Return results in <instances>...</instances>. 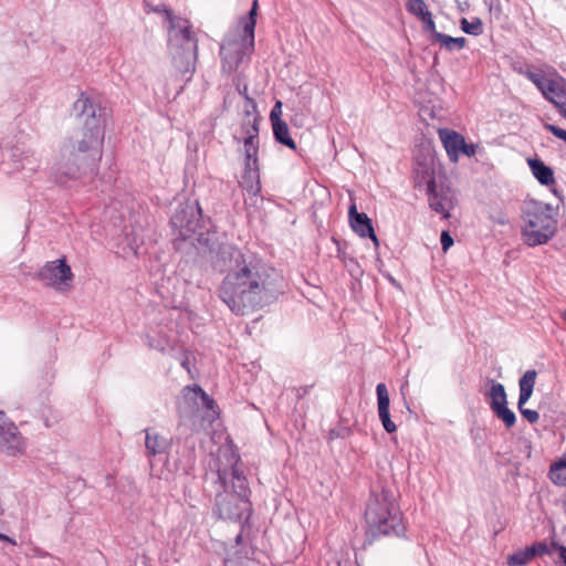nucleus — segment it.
<instances>
[{"instance_id": "1", "label": "nucleus", "mask_w": 566, "mask_h": 566, "mask_svg": "<svg viewBox=\"0 0 566 566\" xmlns=\"http://www.w3.org/2000/svg\"><path fill=\"white\" fill-rule=\"evenodd\" d=\"M73 112L81 127L61 140L51 165L52 176L61 184L76 179L83 167L102 158L104 120L101 107L82 93L73 104Z\"/></svg>"}, {"instance_id": "2", "label": "nucleus", "mask_w": 566, "mask_h": 566, "mask_svg": "<svg viewBox=\"0 0 566 566\" xmlns=\"http://www.w3.org/2000/svg\"><path fill=\"white\" fill-rule=\"evenodd\" d=\"M218 292L233 313L244 315L271 302L279 291L256 258L232 250Z\"/></svg>"}, {"instance_id": "3", "label": "nucleus", "mask_w": 566, "mask_h": 566, "mask_svg": "<svg viewBox=\"0 0 566 566\" xmlns=\"http://www.w3.org/2000/svg\"><path fill=\"white\" fill-rule=\"evenodd\" d=\"M227 465L217 469L218 479L226 492L217 495L216 513L223 520L239 521L248 517L250 512L249 488L247 479L238 468L234 455L229 460V452L224 454Z\"/></svg>"}, {"instance_id": "4", "label": "nucleus", "mask_w": 566, "mask_h": 566, "mask_svg": "<svg viewBox=\"0 0 566 566\" xmlns=\"http://www.w3.org/2000/svg\"><path fill=\"white\" fill-rule=\"evenodd\" d=\"M166 20L169 22L168 46L176 70L191 78L195 72L198 42L191 30L189 20L176 17L168 8H164Z\"/></svg>"}, {"instance_id": "5", "label": "nucleus", "mask_w": 566, "mask_h": 566, "mask_svg": "<svg viewBox=\"0 0 566 566\" xmlns=\"http://www.w3.org/2000/svg\"><path fill=\"white\" fill-rule=\"evenodd\" d=\"M522 219V238L528 247L546 244L557 231V211L548 203L534 199L526 200Z\"/></svg>"}, {"instance_id": "6", "label": "nucleus", "mask_w": 566, "mask_h": 566, "mask_svg": "<svg viewBox=\"0 0 566 566\" xmlns=\"http://www.w3.org/2000/svg\"><path fill=\"white\" fill-rule=\"evenodd\" d=\"M365 518L368 533L373 536L395 535L401 536L405 533L401 512L394 502L389 491L371 494Z\"/></svg>"}, {"instance_id": "7", "label": "nucleus", "mask_w": 566, "mask_h": 566, "mask_svg": "<svg viewBox=\"0 0 566 566\" xmlns=\"http://www.w3.org/2000/svg\"><path fill=\"white\" fill-rule=\"evenodd\" d=\"M415 174L416 185L418 187L426 186L429 207L440 213L442 218H450V211L454 207V198L450 188L436 182L432 164H419Z\"/></svg>"}, {"instance_id": "8", "label": "nucleus", "mask_w": 566, "mask_h": 566, "mask_svg": "<svg viewBox=\"0 0 566 566\" xmlns=\"http://www.w3.org/2000/svg\"><path fill=\"white\" fill-rule=\"evenodd\" d=\"M254 40L243 34L227 35L220 48L222 72H235L243 60L251 55Z\"/></svg>"}, {"instance_id": "9", "label": "nucleus", "mask_w": 566, "mask_h": 566, "mask_svg": "<svg viewBox=\"0 0 566 566\" xmlns=\"http://www.w3.org/2000/svg\"><path fill=\"white\" fill-rule=\"evenodd\" d=\"M524 75L541 91L544 97L558 109L566 104V81L555 72L547 77L543 70L524 72Z\"/></svg>"}, {"instance_id": "10", "label": "nucleus", "mask_w": 566, "mask_h": 566, "mask_svg": "<svg viewBox=\"0 0 566 566\" xmlns=\"http://www.w3.org/2000/svg\"><path fill=\"white\" fill-rule=\"evenodd\" d=\"M36 277L44 285L53 287L57 292L71 289L73 273L64 258L46 262L38 272Z\"/></svg>"}, {"instance_id": "11", "label": "nucleus", "mask_w": 566, "mask_h": 566, "mask_svg": "<svg viewBox=\"0 0 566 566\" xmlns=\"http://www.w3.org/2000/svg\"><path fill=\"white\" fill-rule=\"evenodd\" d=\"M27 442L18 427L0 410V452L18 458L24 454Z\"/></svg>"}, {"instance_id": "12", "label": "nucleus", "mask_w": 566, "mask_h": 566, "mask_svg": "<svg viewBox=\"0 0 566 566\" xmlns=\"http://www.w3.org/2000/svg\"><path fill=\"white\" fill-rule=\"evenodd\" d=\"M171 224L176 230H178L179 237L187 240L197 233L199 219L197 218L193 208L187 207L172 216Z\"/></svg>"}, {"instance_id": "13", "label": "nucleus", "mask_w": 566, "mask_h": 566, "mask_svg": "<svg viewBox=\"0 0 566 566\" xmlns=\"http://www.w3.org/2000/svg\"><path fill=\"white\" fill-rule=\"evenodd\" d=\"M348 216L354 232L361 238H370L375 247H378L379 241L368 216L364 212H358L355 203L349 207Z\"/></svg>"}, {"instance_id": "14", "label": "nucleus", "mask_w": 566, "mask_h": 566, "mask_svg": "<svg viewBox=\"0 0 566 566\" xmlns=\"http://www.w3.org/2000/svg\"><path fill=\"white\" fill-rule=\"evenodd\" d=\"M439 138L452 163L459 160L461 147L464 146V137L455 130L440 128L438 130Z\"/></svg>"}, {"instance_id": "15", "label": "nucleus", "mask_w": 566, "mask_h": 566, "mask_svg": "<svg viewBox=\"0 0 566 566\" xmlns=\"http://www.w3.org/2000/svg\"><path fill=\"white\" fill-rule=\"evenodd\" d=\"M376 394H377L378 416L381 421V424L388 433H392L397 430V426L390 419V415H389L390 398H389L388 389L384 382H380L377 385Z\"/></svg>"}, {"instance_id": "16", "label": "nucleus", "mask_w": 566, "mask_h": 566, "mask_svg": "<svg viewBox=\"0 0 566 566\" xmlns=\"http://www.w3.org/2000/svg\"><path fill=\"white\" fill-rule=\"evenodd\" d=\"M240 185L250 195L251 199L259 196L261 192L259 164H244V171Z\"/></svg>"}, {"instance_id": "17", "label": "nucleus", "mask_w": 566, "mask_h": 566, "mask_svg": "<svg viewBox=\"0 0 566 566\" xmlns=\"http://www.w3.org/2000/svg\"><path fill=\"white\" fill-rule=\"evenodd\" d=\"M241 123V133L244 137H259V113L258 106L251 104V108H244Z\"/></svg>"}, {"instance_id": "18", "label": "nucleus", "mask_w": 566, "mask_h": 566, "mask_svg": "<svg viewBox=\"0 0 566 566\" xmlns=\"http://www.w3.org/2000/svg\"><path fill=\"white\" fill-rule=\"evenodd\" d=\"M527 164L533 176L541 185L551 186L555 184L553 169L546 166L542 160L536 158H528Z\"/></svg>"}, {"instance_id": "19", "label": "nucleus", "mask_w": 566, "mask_h": 566, "mask_svg": "<svg viewBox=\"0 0 566 566\" xmlns=\"http://www.w3.org/2000/svg\"><path fill=\"white\" fill-rule=\"evenodd\" d=\"M145 448L148 457L163 454L169 448V442L166 438L156 432H150L148 429L145 430Z\"/></svg>"}, {"instance_id": "20", "label": "nucleus", "mask_w": 566, "mask_h": 566, "mask_svg": "<svg viewBox=\"0 0 566 566\" xmlns=\"http://www.w3.org/2000/svg\"><path fill=\"white\" fill-rule=\"evenodd\" d=\"M537 373L534 369L526 370L525 374L520 378V397L518 405H525L534 390Z\"/></svg>"}, {"instance_id": "21", "label": "nucleus", "mask_w": 566, "mask_h": 566, "mask_svg": "<svg viewBox=\"0 0 566 566\" xmlns=\"http://www.w3.org/2000/svg\"><path fill=\"white\" fill-rule=\"evenodd\" d=\"M486 397L489 398L490 407L492 410L507 405V397L504 386L494 380H492L491 386L486 391Z\"/></svg>"}, {"instance_id": "22", "label": "nucleus", "mask_w": 566, "mask_h": 566, "mask_svg": "<svg viewBox=\"0 0 566 566\" xmlns=\"http://www.w3.org/2000/svg\"><path fill=\"white\" fill-rule=\"evenodd\" d=\"M184 396L187 398L189 397L190 399H193V400H197V399H200L201 400V403L202 406L209 410V411H212L213 416H217V411L214 410V400L209 397L202 389L201 387L199 386H193V387H185L184 388Z\"/></svg>"}, {"instance_id": "23", "label": "nucleus", "mask_w": 566, "mask_h": 566, "mask_svg": "<svg viewBox=\"0 0 566 566\" xmlns=\"http://www.w3.org/2000/svg\"><path fill=\"white\" fill-rule=\"evenodd\" d=\"M272 128H273L274 137L279 143L287 146L291 149L296 148L295 142L290 136L289 126L284 120L276 122V123L272 124Z\"/></svg>"}, {"instance_id": "24", "label": "nucleus", "mask_w": 566, "mask_h": 566, "mask_svg": "<svg viewBox=\"0 0 566 566\" xmlns=\"http://www.w3.org/2000/svg\"><path fill=\"white\" fill-rule=\"evenodd\" d=\"M244 164L258 165L259 137H243Z\"/></svg>"}, {"instance_id": "25", "label": "nucleus", "mask_w": 566, "mask_h": 566, "mask_svg": "<svg viewBox=\"0 0 566 566\" xmlns=\"http://www.w3.org/2000/svg\"><path fill=\"white\" fill-rule=\"evenodd\" d=\"M534 559V549L530 546L510 554L506 558L509 566H525Z\"/></svg>"}, {"instance_id": "26", "label": "nucleus", "mask_w": 566, "mask_h": 566, "mask_svg": "<svg viewBox=\"0 0 566 566\" xmlns=\"http://www.w3.org/2000/svg\"><path fill=\"white\" fill-rule=\"evenodd\" d=\"M433 43L440 44L448 51L461 50L464 48L467 40L465 38H453L447 34H434Z\"/></svg>"}, {"instance_id": "27", "label": "nucleus", "mask_w": 566, "mask_h": 566, "mask_svg": "<svg viewBox=\"0 0 566 566\" xmlns=\"http://www.w3.org/2000/svg\"><path fill=\"white\" fill-rule=\"evenodd\" d=\"M256 14H258V0H254L252 7L249 11V15L243 18L241 23L243 27V35L251 38L254 40V30L256 24Z\"/></svg>"}, {"instance_id": "28", "label": "nucleus", "mask_w": 566, "mask_h": 566, "mask_svg": "<svg viewBox=\"0 0 566 566\" xmlns=\"http://www.w3.org/2000/svg\"><path fill=\"white\" fill-rule=\"evenodd\" d=\"M40 159L36 156L35 151L27 150L22 153L20 166L21 169L28 170L30 172H35L40 168Z\"/></svg>"}, {"instance_id": "29", "label": "nucleus", "mask_w": 566, "mask_h": 566, "mask_svg": "<svg viewBox=\"0 0 566 566\" xmlns=\"http://www.w3.org/2000/svg\"><path fill=\"white\" fill-rule=\"evenodd\" d=\"M406 9L409 13L416 15L421 21L427 17V14L431 13L423 0H408Z\"/></svg>"}, {"instance_id": "30", "label": "nucleus", "mask_w": 566, "mask_h": 566, "mask_svg": "<svg viewBox=\"0 0 566 566\" xmlns=\"http://www.w3.org/2000/svg\"><path fill=\"white\" fill-rule=\"evenodd\" d=\"M559 465H563V459H559V461H557L551 465L549 479L555 485L565 486L566 485V469L564 471H560Z\"/></svg>"}, {"instance_id": "31", "label": "nucleus", "mask_w": 566, "mask_h": 566, "mask_svg": "<svg viewBox=\"0 0 566 566\" xmlns=\"http://www.w3.org/2000/svg\"><path fill=\"white\" fill-rule=\"evenodd\" d=\"M492 411L499 419H501L505 423L507 428H511L515 424V413L507 408V405L501 406Z\"/></svg>"}, {"instance_id": "32", "label": "nucleus", "mask_w": 566, "mask_h": 566, "mask_svg": "<svg viewBox=\"0 0 566 566\" xmlns=\"http://www.w3.org/2000/svg\"><path fill=\"white\" fill-rule=\"evenodd\" d=\"M460 24L462 31L471 35H479L483 31L482 21L478 18L473 19L472 21H469L465 18H463Z\"/></svg>"}, {"instance_id": "33", "label": "nucleus", "mask_w": 566, "mask_h": 566, "mask_svg": "<svg viewBox=\"0 0 566 566\" xmlns=\"http://www.w3.org/2000/svg\"><path fill=\"white\" fill-rule=\"evenodd\" d=\"M422 23H423V30L426 32H429L430 35H431V41L433 42L434 41V34H441V32H438L436 30V23L432 19V14H427V17L422 20Z\"/></svg>"}, {"instance_id": "34", "label": "nucleus", "mask_w": 566, "mask_h": 566, "mask_svg": "<svg viewBox=\"0 0 566 566\" xmlns=\"http://www.w3.org/2000/svg\"><path fill=\"white\" fill-rule=\"evenodd\" d=\"M517 408L521 412V415L530 422V423H535L538 421L539 419V413L536 411V410H533V409H526L524 408V405H518L517 403Z\"/></svg>"}, {"instance_id": "35", "label": "nucleus", "mask_w": 566, "mask_h": 566, "mask_svg": "<svg viewBox=\"0 0 566 566\" xmlns=\"http://www.w3.org/2000/svg\"><path fill=\"white\" fill-rule=\"evenodd\" d=\"M237 90H238L239 94L245 99L244 108H251V104L256 105L255 101L252 97H250L248 94V85L247 84L241 86L240 83H238Z\"/></svg>"}, {"instance_id": "36", "label": "nucleus", "mask_w": 566, "mask_h": 566, "mask_svg": "<svg viewBox=\"0 0 566 566\" xmlns=\"http://www.w3.org/2000/svg\"><path fill=\"white\" fill-rule=\"evenodd\" d=\"M544 128L546 130H548L549 133H552L557 138L566 142V130L565 129H562V128L557 127L556 125L548 124V123L544 124Z\"/></svg>"}, {"instance_id": "37", "label": "nucleus", "mask_w": 566, "mask_h": 566, "mask_svg": "<svg viewBox=\"0 0 566 566\" xmlns=\"http://www.w3.org/2000/svg\"><path fill=\"white\" fill-rule=\"evenodd\" d=\"M544 128L546 130H548L549 133H552L557 138L566 142V130L565 129H562V128L557 127L556 125L548 124V123L544 124Z\"/></svg>"}, {"instance_id": "38", "label": "nucleus", "mask_w": 566, "mask_h": 566, "mask_svg": "<svg viewBox=\"0 0 566 566\" xmlns=\"http://www.w3.org/2000/svg\"><path fill=\"white\" fill-rule=\"evenodd\" d=\"M282 102L281 101H276V103L274 104L271 113H270V120L272 124L276 123V122H282Z\"/></svg>"}, {"instance_id": "39", "label": "nucleus", "mask_w": 566, "mask_h": 566, "mask_svg": "<svg viewBox=\"0 0 566 566\" xmlns=\"http://www.w3.org/2000/svg\"><path fill=\"white\" fill-rule=\"evenodd\" d=\"M531 549H534V558L536 556L549 554L548 546L544 542H537L530 546Z\"/></svg>"}, {"instance_id": "40", "label": "nucleus", "mask_w": 566, "mask_h": 566, "mask_svg": "<svg viewBox=\"0 0 566 566\" xmlns=\"http://www.w3.org/2000/svg\"><path fill=\"white\" fill-rule=\"evenodd\" d=\"M440 241L443 251H448L453 244V239L448 231H442Z\"/></svg>"}, {"instance_id": "41", "label": "nucleus", "mask_w": 566, "mask_h": 566, "mask_svg": "<svg viewBox=\"0 0 566 566\" xmlns=\"http://www.w3.org/2000/svg\"><path fill=\"white\" fill-rule=\"evenodd\" d=\"M461 153L464 154L468 157H472L476 153V146L473 144H467L464 142V146L461 147Z\"/></svg>"}, {"instance_id": "42", "label": "nucleus", "mask_w": 566, "mask_h": 566, "mask_svg": "<svg viewBox=\"0 0 566 566\" xmlns=\"http://www.w3.org/2000/svg\"><path fill=\"white\" fill-rule=\"evenodd\" d=\"M164 8H167L165 4H158L155 7H151L150 10L156 13H165Z\"/></svg>"}, {"instance_id": "43", "label": "nucleus", "mask_w": 566, "mask_h": 566, "mask_svg": "<svg viewBox=\"0 0 566 566\" xmlns=\"http://www.w3.org/2000/svg\"><path fill=\"white\" fill-rule=\"evenodd\" d=\"M181 366L189 370V357H185L182 360H181Z\"/></svg>"}, {"instance_id": "44", "label": "nucleus", "mask_w": 566, "mask_h": 566, "mask_svg": "<svg viewBox=\"0 0 566 566\" xmlns=\"http://www.w3.org/2000/svg\"><path fill=\"white\" fill-rule=\"evenodd\" d=\"M560 459H563V465H559V470L564 471L566 469V452L563 454Z\"/></svg>"}, {"instance_id": "45", "label": "nucleus", "mask_w": 566, "mask_h": 566, "mask_svg": "<svg viewBox=\"0 0 566 566\" xmlns=\"http://www.w3.org/2000/svg\"><path fill=\"white\" fill-rule=\"evenodd\" d=\"M558 111L566 118V104L563 105Z\"/></svg>"}, {"instance_id": "46", "label": "nucleus", "mask_w": 566, "mask_h": 566, "mask_svg": "<svg viewBox=\"0 0 566 566\" xmlns=\"http://www.w3.org/2000/svg\"><path fill=\"white\" fill-rule=\"evenodd\" d=\"M558 111L566 118V104L563 105Z\"/></svg>"}, {"instance_id": "47", "label": "nucleus", "mask_w": 566, "mask_h": 566, "mask_svg": "<svg viewBox=\"0 0 566 566\" xmlns=\"http://www.w3.org/2000/svg\"><path fill=\"white\" fill-rule=\"evenodd\" d=\"M0 539L11 542V539L7 535L1 534V533H0Z\"/></svg>"}, {"instance_id": "48", "label": "nucleus", "mask_w": 566, "mask_h": 566, "mask_svg": "<svg viewBox=\"0 0 566 566\" xmlns=\"http://www.w3.org/2000/svg\"><path fill=\"white\" fill-rule=\"evenodd\" d=\"M241 539H242V535L241 534H238L237 537H235V543L237 544H240L241 543Z\"/></svg>"}, {"instance_id": "49", "label": "nucleus", "mask_w": 566, "mask_h": 566, "mask_svg": "<svg viewBox=\"0 0 566 566\" xmlns=\"http://www.w3.org/2000/svg\"><path fill=\"white\" fill-rule=\"evenodd\" d=\"M499 223H501V224H505V223H506V221H505L504 219H501V220H499Z\"/></svg>"}, {"instance_id": "50", "label": "nucleus", "mask_w": 566, "mask_h": 566, "mask_svg": "<svg viewBox=\"0 0 566 566\" xmlns=\"http://www.w3.org/2000/svg\"><path fill=\"white\" fill-rule=\"evenodd\" d=\"M563 319L566 322V312L562 314Z\"/></svg>"}, {"instance_id": "51", "label": "nucleus", "mask_w": 566, "mask_h": 566, "mask_svg": "<svg viewBox=\"0 0 566 566\" xmlns=\"http://www.w3.org/2000/svg\"><path fill=\"white\" fill-rule=\"evenodd\" d=\"M132 250H133V253H134V254H137V253H138L137 249L133 248Z\"/></svg>"}]
</instances>
